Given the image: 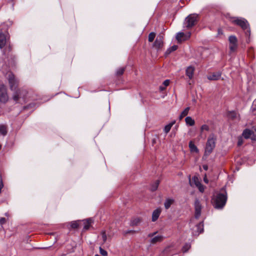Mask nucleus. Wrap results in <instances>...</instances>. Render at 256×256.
I'll return each mask as SVG.
<instances>
[{
    "label": "nucleus",
    "mask_w": 256,
    "mask_h": 256,
    "mask_svg": "<svg viewBox=\"0 0 256 256\" xmlns=\"http://www.w3.org/2000/svg\"><path fill=\"white\" fill-rule=\"evenodd\" d=\"M227 194L226 189L223 188L221 192H218L212 198V203L214 208L216 209L222 208L227 201Z\"/></svg>",
    "instance_id": "obj_1"
},
{
    "label": "nucleus",
    "mask_w": 256,
    "mask_h": 256,
    "mask_svg": "<svg viewBox=\"0 0 256 256\" xmlns=\"http://www.w3.org/2000/svg\"><path fill=\"white\" fill-rule=\"evenodd\" d=\"M231 22L233 24L240 26L244 30L246 36H250V26L246 20L242 18H232Z\"/></svg>",
    "instance_id": "obj_2"
},
{
    "label": "nucleus",
    "mask_w": 256,
    "mask_h": 256,
    "mask_svg": "<svg viewBox=\"0 0 256 256\" xmlns=\"http://www.w3.org/2000/svg\"><path fill=\"white\" fill-rule=\"evenodd\" d=\"M216 138L214 134H212L208 136L206 144L204 155L208 156L212 152L216 147Z\"/></svg>",
    "instance_id": "obj_3"
},
{
    "label": "nucleus",
    "mask_w": 256,
    "mask_h": 256,
    "mask_svg": "<svg viewBox=\"0 0 256 256\" xmlns=\"http://www.w3.org/2000/svg\"><path fill=\"white\" fill-rule=\"evenodd\" d=\"M6 78L11 90H15L18 87L19 80L12 72H8Z\"/></svg>",
    "instance_id": "obj_4"
},
{
    "label": "nucleus",
    "mask_w": 256,
    "mask_h": 256,
    "mask_svg": "<svg viewBox=\"0 0 256 256\" xmlns=\"http://www.w3.org/2000/svg\"><path fill=\"white\" fill-rule=\"evenodd\" d=\"M2 49V53L5 57L8 59H11L14 60L16 58V56L13 54L12 52L13 46L11 44V42L7 44Z\"/></svg>",
    "instance_id": "obj_5"
},
{
    "label": "nucleus",
    "mask_w": 256,
    "mask_h": 256,
    "mask_svg": "<svg viewBox=\"0 0 256 256\" xmlns=\"http://www.w3.org/2000/svg\"><path fill=\"white\" fill-rule=\"evenodd\" d=\"M198 15L196 14H191L188 16L186 18V28L188 29L194 26L198 21Z\"/></svg>",
    "instance_id": "obj_6"
},
{
    "label": "nucleus",
    "mask_w": 256,
    "mask_h": 256,
    "mask_svg": "<svg viewBox=\"0 0 256 256\" xmlns=\"http://www.w3.org/2000/svg\"><path fill=\"white\" fill-rule=\"evenodd\" d=\"M10 42V36L8 32H0V49L4 48Z\"/></svg>",
    "instance_id": "obj_7"
},
{
    "label": "nucleus",
    "mask_w": 256,
    "mask_h": 256,
    "mask_svg": "<svg viewBox=\"0 0 256 256\" xmlns=\"http://www.w3.org/2000/svg\"><path fill=\"white\" fill-rule=\"evenodd\" d=\"M8 100V96L6 88L4 84H1L0 86V102L5 104Z\"/></svg>",
    "instance_id": "obj_8"
},
{
    "label": "nucleus",
    "mask_w": 256,
    "mask_h": 256,
    "mask_svg": "<svg viewBox=\"0 0 256 256\" xmlns=\"http://www.w3.org/2000/svg\"><path fill=\"white\" fill-rule=\"evenodd\" d=\"M164 46V36L160 34L156 38L154 43V47L157 50H160Z\"/></svg>",
    "instance_id": "obj_9"
},
{
    "label": "nucleus",
    "mask_w": 256,
    "mask_h": 256,
    "mask_svg": "<svg viewBox=\"0 0 256 256\" xmlns=\"http://www.w3.org/2000/svg\"><path fill=\"white\" fill-rule=\"evenodd\" d=\"M202 205L200 200L196 198L194 201L195 217L198 218L201 214Z\"/></svg>",
    "instance_id": "obj_10"
},
{
    "label": "nucleus",
    "mask_w": 256,
    "mask_h": 256,
    "mask_svg": "<svg viewBox=\"0 0 256 256\" xmlns=\"http://www.w3.org/2000/svg\"><path fill=\"white\" fill-rule=\"evenodd\" d=\"M195 229L192 230V234L194 236H198L200 234L204 232V224L202 222L198 224L194 228Z\"/></svg>",
    "instance_id": "obj_11"
},
{
    "label": "nucleus",
    "mask_w": 256,
    "mask_h": 256,
    "mask_svg": "<svg viewBox=\"0 0 256 256\" xmlns=\"http://www.w3.org/2000/svg\"><path fill=\"white\" fill-rule=\"evenodd\" d=\"M222 72H218L209 74L207 76V78L210 80H217L220 78Z\"/></svg>",
    "instance_id": "obj_12"
},
{
    "label": "nucleus",
    "mask_w": 256,
    "mask_h": 256,
    "mask_svg": "<svg viewBox=\"0 0 256 256\" xmlns=\"http://www.w3.org/2000/svg\"><path fill=\"white\" fill-rule=\"evenodd\" d=\"M194 68L192 66L188 67L186 70V74L188 76L189 79L191 80L193 78L194 72Z\"/></svg>",
    "instance_id": "obj_13"
},
{
    "label": "nucleus",
    "mask_w": 256,
    "mask_h": 256,
    "mask_svg": "<svg viewBox=\"0 0 256 256\" xmlns=\"http://www.w3.org/2000/svg\"><path fill=\"white\" fill-rule=\"evenodd\" d=\"M161 212V209L160 208H158L152 212V222H156L158 219Z\"/></svg>",
    "instance_id": "obj_14"
},
{
    "label": "nucleus",
    "mask_w": 256,
    "mask_h": 256,
    "mask_svg": "<svg viewBox=\"0 0 256 256\" xmlns=\"http://www.w3.org/2000/svg\"><path fill=\"white\" fill-rule=\"evenodd\" d=\"M142 222V218L140 217H136L132 218L130 220V226H137L139 225Z\"/></svg>",
    "instance_id": "obj_15"
},
{
    "label": "nucleus",
    "mask_w": 256,
    "mask_h": 256,
    "mask_svg": "<svg viewBox=\"0 0 256 256\" xmlns=\"http://www.w3.org/2000/svg\"><path fill=\"white\" fill-rule=\"evenodd\" d=\"M84 224V230H88L92 222V220L91 218H88L83 220Z\"/></svg>",
    "instance_id": "obj_16"
},
{
    "label": "nucleus",
    "mask_w": 256,
    "mask_h": 256,
    "mask_svg": "<svg viewBox=\"0 0 256 256\" xmlns=\"http://www.w3.org/2000/svg\"><path fill=\"white\" fill-rule=\"evenodd\" d=\"M174 202V200L172 198H166L164 203L165 208L166 210L168 209Z\"/></svg>",
    "instance_id": "obj_17"
},
{
    "label": "nucleus",
    "mask_w": 256,
    "mask_h": 256,
    "mask_svg": "<svg viewBox=\"0 0 256 256\" xmlns=\"http://www.w3.org/2000/svg\"><path fill=\"white\" fill-rule=\"evenodd\" d=\"M227 116L229 119L234 120L237 118L238 113L236 111H228Z\"/></svg>",
    "instance_id": "obj_18"
},
{
    "label": "nucleus",
    "mask_w": 256,
    "mask_h": 256,
    "mask_svg": "<svg viewBox=\"0 0 256 256\" xmlns=\"http://www.w3.org/2000/svg\"><path fill=\"white\" fill-rule=\"evenodd\" d=\"M252 130H250L248 128H246L242 132V136L246 139L250 138L251 135H252Z\"/></svg>",
    "instance_id": "obj_19"
},
{
    "label": "nucleus",
    "mask_w": 256,
    "mask_h": 256,
    "mask_svg": "<svg viewBox=\"0 0 256 256\" xmlns=\"http://www.w3.org/2000/svg\"><path fill=\"white\" fill-rule=\"evenodd\" d=\"M12 98L16 102H18L21 95V92L20 90H15Z\"/></svg>",
    "instance_id": "obj_20"
},
{
    "label": "nucleus",
    "mask_w": 256,
    "mask_h": 256,
    "mask_svg": "<svg viewBox=\"0 0 256 256\" xmlns=\"http://www.w3.org/2000/svg\"><path fill=\"white\" fill-rule=\"evenodd\" d=\"M164 239V237L162 236H158L154 237L150 240V242L152 244H155L158 242H162Z\"/></svg>",
    "instance_id": "obj_21"
},
{
    "label": "nucleus",
    "mask_w": 256,
    "mask_h": 256,
    "mask_svg": "<svg viewBox=\"0 0 256 256\" xmlns=\"http://www.w3.org/2000/svg\"><path fill=\"white\" fill-rule=\"evenodd\" d=\"M186 36V34L182 32H180L177 34L176 36V39L178 42H181L182 40H184V38Z\"/></svg>",
    "instance_id": "obj_22"
},
{
    "label": "nucleus",
    "mask_w": 256,
    "mask_h": 256,
    "mask_svg": "<svg viewBox=\"0 0 256 256\" xmlns=\"http://www.w3.org/2000/svg\"><path fill=\"white\" fill-rule=\"evenodd\" d=\"M160 182V181L159 180H156L153 184H152L150 186V190L152 192L156 191L159 186Z\"/></svg>",
    "instance_id": "obj_23"
},
{
    "label": "nucleus",
    "mask_w": 256,
    "mask_h": 256,
    "mask_svg": "<svg viewBox=\"0 0 256 256\" xmlns=\"http://www.w3.org/2000/svg\"><path fill=\"white\" fill-rule=\"evenodd\" d=\"M185 121H186V124L190 126H193L195 124V122H194V120H193L190 116L186 117L185 118Z\"/></svg>",
    "instance_id": "obj_24"
},
{
    "label": "nucleus",
    "mask_w": 256,
    "mask_h": 256,
    "mask_svg": "<svg viewBox=\"0 0 256 256\" xmlns=\"http://www.w3.org/2000/svg\"><path fill=\"white\" fill-rule=\"evenodd\" d=\"M189 148L192 152H198V150L192 141L189 142Z\"/></svg>",
    "instance_id": "obj_25"
},
{
    "label": "nucleus",
    "mask_w": 256,
    "mask_h": 256,
    "mask_svg": "<svg viewBox=\"0 0 256 256\" xmlns=\"http://www.w3.org/2000/svg\"><path fill=\"white\" fill-rule=\"evenodd\" d=\"M190 109V107H187L181 112L179 117L180 120H182L184 117L188 115Z\"/></svg>",
    "instance_id": "obj_26"
},
{
    "label": "nucleus",
    "mask_w": 256,
    "mask_h": 256,
    "mask_svg": "<svg viewBox=\"0 0 256 256\" xmlns=\"http://www.w3.org/2000/svg\"><path fill=\"white\" fill-rule=\"evenodd\" d=\"M7 128L5 125H0V134L3 136H6L7 134Z\"/></svg>",
    "instance_id": "obj_27"
},
{
    "label": "nucleus",
    "mask_w": 256,
    "mask_h": 256,
    "mask_svg": "<svg viewBox=\"0 0 256 256\" xmlns=\"http://www.w3.org/2000/svg\"><path fill=\"white\" fill-rule=\"evenodd\" d=\"M228 40L230 44H237L238 40L236 36H229Z\"/></svg>",
    "instance_id": "obj_28"
},
{
    "label": "nucleus",
    "mask_w": 256,
    "mask_h": 256,
    "mask_svg": "<svg viewBox=\"0 0 256 256\" xmlns=\"http://www.w3.org/2000/svg\"><path fill=\"white\" fill-rule=\"evenodd\" d=\"M80 222V220L73 221V222H71V224H70L71 228H73V229L78 228L79 227Z\"/></svg>",
    "instance_id": "obj_29"
},
{
    "label": "nucleus",
    "mask_w": 256,
    "mask_h": 256,
    "mask_svg": "<svg viewBox=\"0 0 256 256\" xmlns=\"http://www.w3.org/2000/svg\"><path fill=\"white\" fill-rule=\"evenodd\" d=\"M250 139L252 140L256 141V126L252 127Z\"/></svg>",
    "instance_id": "obj_30"
},
{
    "label": "nucleus",
    "mask_w": 256,
    "mask_h": 256,
    "mask_svg": "<svg viewBox=\"0 0 256 256\" xmlns=\"http://www.w3.org/2000/svg\"><path fill=\"white\" fill-rule=\"evenodd\" d=\"M174 123H175V122H174L170 123L168 124H167L166 126H165L164 130L166 134L168 133L170 131L172 126H173V124Z\"/></svg>",
    "instance_id": "obj_31"
},
{
    "label": "nucleus",
    "mask_w": 256,
    "mask_h": 256,
    "mask_svg": "<svg viewBox=\"0 0 256 256\" xmlns=\"http://www.w3.org/2000/svg\"><path fill=\"white\" fill-rule=\"evenodd\" d=\"M156 34L154 32H151L148 34V40L149 42H152L155 38Z\"/></svg>",
    "instance_id": "obj_32"
},
{
    "label": "nucleus",
    "mask_w": 256,
    "mask_h": 256,
    "mask_svg": "<svg viewBox=\"0 0 256 256\" xmlns=\"http://www.w3.org/2000/svg\"><path fill=\"white\" fill-rule=\"evenodd\" d=\"M125 71V68H120L118 69L116 74L118 76H120L123 74L124 72Z\"/></svg>",
    "instance_id": "obj_33"
},
{
    "label": "nucleus",
    "mask_w": 256,
    "mask_h": 256,
    "mask_svg": "<svg viewBox=\"0 0 256 256\" xmlns=\"http://www.w3.org/2000/svg\"><path fill=\"white\" fill-rule=\"evenodd\" d=\"M178 48V46L174 45L167 50L166 53L170 54L172 52H174L177 50Z\"/></svg>",
    "instance_id": "obj_34"
},
{
    "label": "nucleus",
    "mask_w": 256,
    "mask_h": 256,
    "mask_svg": "<svg viewBox=\"0 0 256 256\" xmlns=\"http://www.w3.org/2000/svg\"><path fill=\"white\" fill-rule=\"evenodd\" d=\"M100 253L102 256H106L108 254L107 252L101 247H100Z\"/></svg>",
    "instance_id": "obj_35"
},
{
    "label": "nucleus",
    "mask_w": 256,
    "mask_h": 256,
    "mask_svg": "<svg viewBox=\"0 0 256 256\" xmlns=\"http://www.w3.org/2000/svg\"><path fill=\"white\" fill-rule=\"evenodd\" d=\"M192 182L196 186L198 184L200 181L199 180L198 178L196 176H194L192 178Z\"/></svg>",
    "instance_id": "obj_36"
},
{
    "label": "nucleus",
    "mask_w": 256,
    "mask_h": 256,
    "mask_svg": "<svg viewBox=\"0 0 256 256\" xmlns=\"http://www.w3.org/2000/svg\"><path fill=\"white\" fill-rule=\"evenodd\" d=\"M238 46L237 44H230V48L232 52H234L236 50Z\"/></svg>",
    "instance_id": "obj_37"
},
{
    "label": "nucleus",
    "mask_w": 256,
    "mask_h": 256,
    "mask_svg": "<svg viewBox=\"0 0 256 256\" xmlns=\"http://www.w3.org/2000/svg\"><path fill=\"white\" fill-rule=\"evenodd\" d=\"M209 129V126L206 124H203L200 128L201 132L204 130L208 131Z\"/></svg>",
    "instance_id": "obj_38"
},
{
    "label": "nucleus",
    "mask_w": 256,
    "mask_h": 256,
    "mask_svg": "<svg viewBox=\"0 0 256 256\" xmlns=\"http://www.w3.org/2000/svg\"><path fill=\"white\" fill-rule=\"evenodd\" d=\"M190 247V245L188 244H186L182 248V251L184 252H186L189 250Z\"/></svg>",
    "instance_id": "obj_39"
},
{
    "label": "nucleus",
    "mask_w": 256,
    "mask_h": 256,
    "mask_svg": "<svg viewBox=\"0 0 256 256\" xmlns=\"http://www.w3.org/2000/svg\"><path fill=\"white\" fill-rule=\"evenodd\" d=\"M252 108L254 112L256 111V99L252 102Z\"/></svg>",
    "instance_id": "obj_40"
},
{
    "label": "nucleus",
    "mask_w": 256,
    "mask_h": 256,
    "mask_svg": "<svg viewBox=\"0 0 256 256\" xmlns=\"http://www.w3.org/2000/svg\"><path fill=\"white\" fill-rule=\"evenodd\" d=\"M199 191L201 192H204V188H205V186L202 185V184H201L199 186L198 188Z\"/></svg>",
    "instance_id": "obj_41"
},
{
    "label": "nucleus",
    "mask_w": 256,
    "mask_h": 256,
    "mask_svg": "<svg viewBox=\"0 0 256 256\" xmlns=\"http://www.w3.org/2000/svg\"><path fill=\"white\" fill-rule=\"evenodd\" d=\"M3 187L4 184L2 182V175L0 174V193L1 192V190Z\"/></svg>",
    "instance_id": "obj_42"
},
{
    "label": "nucleus",
    "mask_w": 256,
    "mask_h": 256,
    "mask_svg": "<svg viewBox=\"0 0 256 256\" xmlns=\"http://www.w3.org/2000/svg\"><path fill=\"white\" fill-rule=\"evenodd\" d=\"M102 238L104 242L106 240V235L105 232H102Z\"/></svg>",
    "instance_id": "obj_43"
},
{
    "label": "nucleus",
    "mask_w": 256,
    "mask_h": 256,
    "mask_svg": "<svg viewBox=\"0 0 256 256\" xmlns=\"http://www.w3.org/2000/svg\"><path fill=\"white\" fill-rule=\"evenodd\" d=\"M6 222V219L4 218H0V224L2 225L4 224Z\"/></svg>",
    "instance_id": "obj_44"
},
{
    "label": "nucleus",
    "mask_w": 256,
    "mask_h": 256,
    "mask_svg": "<svg viewBox=\"0 0 256 256\" xmlns=\"http://www.w3.org/2000/svg\"><path fill=\"white\" fill-rule=\"evenodd\" d=\"M186 38H184V41L186 40H188L189 38H190V37L191 36V33L189 32L186 34Z\"/></svg>",
    "instance_id": "obj_45"
},
{
    "label": "nucleus",
    "mask_w": 256,
    "mask_h": 256,
    "mask_svg": "<svg viewBox=\"0 0 256 256\" xmlns=\"http://www.w3.org/2000/svg\"><path fill=\"white\" fill-rule=\"evenodd\" d=\"M170 84V80H165L164 82H163V84L165 86H167L169 85Z\"/></svg>",
    "instance_id": "obj_46"
},
{
    "label": "nucleus",
    "mask_w": 256,
    "mask_h": 256,
    "mask_svg": "<svg viewBox=\"0 0 256 256\" xmlns=\"http://www.w3.org/2000/svg\"><path fill=\"white\" fill-rule=\"evenodd\" d=\"M135 232H136V231H134V230H128L124 232V234H134Z\"/></svg>",
    "instance_id": "obj_47"
},
{
    "label": "nucleus",
    "mask_w": 256,
    "mask_h": 256,
    "mask_svg": "<svg viewBox=\"0 0 256 256\" xmlns=\"http://www.w3.org/2000/svg\"><path fill=\"white\" fill-rule=\"evenodd\" d=\"M243 144V140L242 138H239L238 142V146H240Z\"/></svg>",
    "instance_id": "obj_48"
},
{
    "label": "nucleus",
    "mask_w": 256,
    "mask_h": 256,
    "mask_svg": "<svg viewBox=\"0 0 256 256\" xmlns=\"http://www.w3.org/2000/svg\"><path fill=\"white\" fill-rule=\"evenodd\" d=\"M157 232H154L150 233L148 234V236L149 238L153 237Z\"/></svg>",
    "instance_id": "obj_49"
},
{
    "label": "nucleus",
    "mask_w": 256,
    "mask_h": 256,
    "mask_svg": "<svg viewBox=\"0 0 256 256\" xmlns=\"http://www.w3.org/2000/svg\"><path fill=\"white\" fill-rule=\"evenodd\" d=\"M203 168L204 170H206L208 168V166L206 165H204V166H203Z\"/></svg>",
    "instance_id": "obj_50"
},
{
    "label": "nucleus",
    "mask_w": 256,
    "mask_h": 256,
    "mask_svg": "<svg viewBox=\"0 0 256 256\" xmlns=\"http://www.w3.org/2000/svg\"><path fill=\"white\" fill-rule=\"evenodd\" d=\"M164 89H165V88H164V87H162V86H160V90L161 91L164 90Z\"/></svg>",
    "instance_id": "obj_51"
},
{
    "label": "nucleus",
    "mask_w": 256,
    "mask_h": 256,
    "mask_svg": "<svg viewBox=\"0 0 256 256\" xmlns=\"http://www.w3.org/2000/svg\"><path fill=\"white\" fill-rule=\"evenodd\" d=\"M204 182H206V183H208V180L206 178H204Z\"/></svg>",
    "instance_id": "obj_52"
},
{
    "label": "nucleus",
    "mask_w": 256,
    "mask_h": 256,
    "mask_svg": "<svg viewBox=\"0 0 256 256\" xmlns=\"http://www.w3.org/2000/svg\"><path fill=\"white\" fill-rule=\"evenodd\" d=\"M201 182H200L198 184H196V186L197 187V188H198V186L201 184Z\"/></svg>",
    "instance_id": "obj_53"
},
{
    "label": "nucleus",
    "mask_w": 256,
    "mask_h": 256,
    "mask_svg": "<svg viewBox=\"0 0 256 256\" xmlns=\"http://www.w3.org/2000/svg\"><path fill=\"white\" fill-rule=\"evenodd\" d=\"M94 256H100L98 254H96Z\"/></svg>",
    "instance_id": "obj_54"
},
{
    "label": "nucleus",
    "mask_w": 256,
    "mask_h": 256,
    "mask_svg": "<svg viewBox=\"0 0 256 256\" xmlns=\"http://www.w3.org/2000/svg\"><path fill=\"white\" fill-rule=\"evenodd\" d=\"M1 148H2V146H1V145H0V150L1 149Z\"/></svg>",
    "instance_id": "obj_55"
},
{
    "label": "nucleus",
    "mask_w": 256,
    "mask_h": 256,
    "mask_svg": "<svg viewBox=\"0 0 256 256\" xmlns=\"http://www.w3.org/2000/svg\"><path fill=\"white\" fill-rule=\"evenodd\" d=\"M250 50H252V49L249 50V52H250Z\"/></svg>",
    "instance_id": "obj_56"
}]
</instances>
